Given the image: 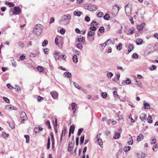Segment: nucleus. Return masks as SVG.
<instances>
[{
	"label": "nucleus",
	"instance_id": "1",
	"mask_svg": "<svg viewBox=\"0 0 158 158\" xmlns=\"http://www.w3.org/2000/svg\"><path fill=\"white\" fill-rule=\"evenodd\" d=\"M43 30V26L40 24H37L35 26L33 30V34L35 36H39L42 33Z\"/></svg>",
	"mask_w": 158,
	"mask_h": 158
},
{
	"label": "nucleus",
	"instance_id": "2",
	"mask_svg": "<svg viewBox=\"0 0 158 158\" xmlns=\"http://www.w3.org/2000/svg\"><path fill=\"white\" fill-rule=\"evenodd\" d=\"M132 6L131 5L127 4L125 7V12L127 15L129 16L131 12Z\"/></svg>",
	"mask_w": 158,
	"mask_h": 158
},
{
	"label": "nucleus",
	"instance_id": "3",
	"mask_svg": "<svg viewBox=\"0 0 158 158\" xmlns=\"http://www.w3.org/2000/svg\"><path fill=\"white\" fill-rule=\"evenodd\" d=\"M34 131L36 133L42 134V132H43L44 134L42 135H44L45 134V130H44V129L41 127H35L34 128Z\"/></svg>",
	"mask_w": 158,
	"mask_h": 158
},
{
	"label": "nucleus",
	"instance_id": "4",
	"mask_svg": "<svg viewBox=\"0 0 158 158\" xmlns=\"http://www.w3.org/2000/svg\"><path fill=\"white\" fill-rule=\"evenodd\" d=\"M112 9L113 10V11L116 13V14H113V16L115 17L117 15L119 10V7L117 5L115 4L113 6Z\"/></svg>",
	"mask_w": 158,
	"mask_h": 158
},
{
	"label": "nucleus",
	"instance_id": "5",
	"mask_svg": "<svg viewBox=\"0 0 158 158\" xmlns=\"http://www.w3.org/2000/svg\"><path fill=\"white\" fill-rule=\"evenodd\" d=\"M20 117L21 123H24V121L27 119V117L25 113L24 112L22 111L20 113Z\"/></svg>",
	"mask_w": 158,
	"mask_h": 158
},
{
	"label": "nucleus",
	"instance_id": "6",
	"mask_svg": "<svg viewBox=\"0 0 158 158\" xmlns=\"http://www.w3.org/2000/svg\"><path fill=\"white\" fill-rule=\"evenodd\" d=\"M88 9L89 10L91 11H95L97 10L98 7L95 5H91L88 6Z\"/></svg>",
	"mask_w": 158,
	"mask_h": 158
},
{
	"label": "nucleus",
	"instance_id": "7",
	"mask_svg": "<svg viewBox=\"0 0 158 158\" xmlns=\"http://www.w3.org/2000/svg\"><path fill=\"white\" fill-rule=\"evenodd\" d=\"M21 11V10L19 7L15 6L14 7V11L13 13V15H19Z\"/></svg>",
	"mask_w": 158,
	"mask_h": 158
},
{
	"label": "nucleus",
	"instance_id": "8",
	"mask_svg": "<svg viewBox=\"0 0 158 158\" xmlns=\"http://www.w3.org/2000/svg\"><path fill=\"white\" fill-rule=\"evenodd\" d=\"M70 19L71 17L70 15H64L61 18V20L62 21H66L68 19Z\"/></svg>",
	"mask_w": 158,
	"mask_h": 158
},
{
	"label": "nucleus",
	"instance_id": "9",
	"mask_svg": "<svg viewBox=\"0 0 158 158\" xmlns=\"http://www.w3.org/2000/svg\"><path fill=\"white\" fill-rule=\"evenodd\" d=\"M60 55V52L57 51L54 52V56L56 60L59 59Z\"/></svg>",
	"mask_w": 158,
	"mask_h": 158
},
{
	"label": "nucleus",
	"instance_id": "10",
	"mask_svg": "<svg viewBox=\"0 0 158 158\" xmlns=\"http://www.w3.org/2000/svg\"><path fill=\"white\" fill-rule=\"evenodd\" d=\"M75 129V126L74 125H71L70 127L69 136V137L71 133H73Z\"/></svg>",
	"mask_w": 158,
	"mask_h": 158
},
{
	"label": "nucleus",
	"instance_id": "11",
	"mask_svg": "<svg viewBox=\"0 0 158 158\" xmlns=\"http://www.w3.org/2000/svg\"><path fill=\"white\" fill-rule=\"evenodd\" d=\"M139 118L141 121H144L147 119L146 114L144 113L142 114L140 116Z\"/></svg>",
	"mask_w": 158,
	"mask_h": 158
},
{
	"label": "nucleus",
	"instance_id": "12",
	"mask_svg": "<svg viewBox=\"0 0 158 158\" xmlns=\"http://www.w3.org/2000/svg\"><path fill=\"white\" fill-rule=\"evenodd\" d=\"M85 40V38L81 35H80L79 36H78L77 38V40H78L79 43H81L82 42H84Z\"/></svg>",
	"mask_w": 158,
	"mask_h": 158
},
{
	"label": "nucleus",
	"instance_id": "13",
	"mask_svg": "<svg viewBox=\"0 0 158 158\" xmlns=\"http://www.w3.org/2000/svg\"><path fill=\"white\" fill-rule=\"evenodd\" d=\"M51 94L52 98L54 99H56L57 98L58 96V94L55 91H52L51 93Z\"/></svg>",
	"mask_w": 158,
	"mask_h": 158
},
{
	"label": "nucleus",
	"instance_id": "14",
	"mask_svg": "<svg viewBox=\"0 0 158 158\" xmlns=\"http://www.w3.org/2000/svg\"><path fill=\"white\" fill-rule=\"evenodd\" d=\"M145 26V23H142L140 25H138L137 26V29L140 31L143 30V28Z\"/></svg>",
	"mask_w": 158,
	"mask_h": 158
},
{
	"label": "nucleus",
	"instance_id": "15",
	"mask_svg": "<svg viewBox=\"0 0 158 158\" xmlns=\"http://www.w3.org/2000/svg\"><path fill=\"white\" fill-rule=\"evenodd\" d=\"M131 83V81L129 78H127L126 80L123 81L122 82V84L125 85V84L129 85Z\"/></svg>",
	"mask_w": 158,
	"mask_h": 158
},
{
	"label": "nucleus",
	"instance_id": "16",
	"mask_svg": "<svg viewBox=\"0 0 158 158\" xmlns=\"http://www.w3.org/2000/svg\"><path fill=\"white\" fill-rule=\"evenodd\" d=\"M68 147L69 148L68 149V152H70L72 149L73 144L72 142H69Z\"/></svg>",
	"mask_w": 158,
	"mask_h": 158
},
{
	"label": "nucleus",
	"instance_id": "17",
	"mask_svg": "<svg viewBox=\"0 0 158 158\" xmlns=\"http://www.w3.org/2000/svg\"><path fill=\"white\" fill-rule=\"evenodd\" d=\"M73 85L74 86L77 88L78 89L83 90V89L82 87H81L79 85L76 83L75 82H73Z\"/></svg>",
	"mask_w": 158,
	"mask_h": 158
},
{
	"label": "nucleus",
	"instance_id": "18",
	"mask_svg": "<svg viewBox=\"0 0 158 158\" xmlns=\"http://www.w3.org/2000/svg\"><path fill=\"white\" fill-rule=\"evenodd\" d=\"M146 154L143 152L138 154V157L139 158H144L146 157Z\"/></svg>",
	"mask_w": 158,
	"mask_h": 158
},
{
	"label": "nucleus",
	"instance_id": "19",
	"mask_svg": "<svg viewBox=\"0 0 158 158\" xmlns=\"http://www.w3.org/2000/svg\"><path fill=\"white\" fill-rule=\"evenodd\" d=\"M97 142L101 148H103V142L102 139H98Z\"/></svg>",
	"mask_w": 158,
	"mask_h": 158
},
{
	"label": "nucleus",
	"instance_id": "20",
	"mask_svg": "<svg viewBox=\"0 0 158 158\" xmlns=\"http://www.w3.org/2000/svg\"><path fill=\"white\" fill-rule=\"evenodd\" d=\"M64 76L66 77H70L71 74L69 72H65L64 74Z\"/></svg>",
	"mask_w": 158,
	"mask_h": 158
},
{
	"label": "nucleus",
	"instance_id": "21",
	"mask_svg": "<svg viewBox=\"0 0 158 158\" xmlns=\"http://www.w3.org/2000/svg\"><path fill=\"white\" fill-rule=\"evenodd\" d=\"M144 108L145 109H150V105L148 103L146 102L144 104Z\"/></svg>",
	"mask_w": 158,
	"mask_h": 158
},
{
	"label": "nucleus",
	"instance_id": "22",
	"mask_svg": "<svg viewBox=\"0 0 158 158\" xmlns=\"http://www.w3.org/2000/svg\"><path fill=\"white\" fill-rule=\"evenodd\" d=\"M5 4L6 5L9 6L10 7H13L15 6L14 4H13V3L7 1H6L5 2Z\"/></svg>",
	"mask_w": 158,
	"mask_h": 158
},
{
	"label": "nucleus",
	"instance_id": "23",
	"mask_svg": "<svg viewBox=\"0 0 158 158\" xmlns=\"http://www.w3.org/2000/svg\"><path fill=\"white\" fill-rule=\"evenodd\" d=\"M73 60L74 63H77L78 62L77 57L76 55H74L73 56Z\"/></svg>",
	"mask_w": 158,
	"mask_h": 158
},
{
	"label": "nucleus",
	"instance_id": "24",
	"mask_svg": "<svg viewBox=\"0 0 158 158\" xmlns=\"http://www.w3.org/2000/svg\"><path fill=\"white\" fill-rule=\"evenodd\" d=\"M71 106L72 110H75V111H76V109L75 107H76L77 106V104L75 102H72L71 103Z\"/></svg>",
	"mask_w": 158,
	"mask_h": 158
},
{
	"label": "nucleus",
	"instance_id": "25",
	"mask_svg": "<svg viewBox=\"0 0 158 158\" xmlns=\"http://www.w3.org/2000/svg\"><path fill=\"white\" fill-rule=\"evenodd\" d=\"M143 41L142 40L140 39H138L136 40V43L137 45H140L142 44V42Z\"/></svg>",
	"mask_w": 158,
	"mask_h": 158
},
{
	"label": "nucleus",
	"instance_id": "26",
	"mask_svg": "<svg viewBox=\"0 0 158 158\" xmlns=\"http://www.w3.org/2000/svg\"><path fill=\"white\" fill-rule=\"evenodd\" d=\"M130 45L128 47V52L130 53L131 51L133 49V45L132 44H129Z\"/></svg>",
	"mask_w": 158,
	"mask_h": 158
},
{
	"label": "nucleus",
	"instance_id": "27",
	"mask_svg": "<svg viewBox=\"0 0 158 158\" xmlns=\"http://www.w3.org/2000/svg\"><path fill=\"white\" fill-rule=\"evenodd\" d=\"M95 33L94 32L92 31H88L87 34V36L90 37L93 35Z\"/></svg>",
	"mask_w": 158,
	"mask_h": 158
},
{
	"label": "nucleus",
	"instance_id": "28",
	"mask_svg": "<svg viewBox=\"0 0 158 158\" xmlns=\"http://www.w3.org/2000/svg\"><path fill=\"white\" fill-rule=\"evenodd\" d=\"M103 18L105 20H108L110 18V16L108 14H106Z\"/></svg>",
	"mask_w": 158,
	"mask_h": 158
},
{
	"label": "nucleus",
	"instance_id": "29",
	"mask_svg": "<svg viewBox=\"0 0 158 158\" xmlns=\"http://www.w3.org/2000/svg\"><path fill=\"white\" fill-rule=\"evenodd\" d=\"M74 15H75L77 16H80L81 14V12L79 11H75L74 12Z\"/></svg>",
	"mask_w": 158,
	"mask_h": 158
},
{
	"label": "nucleus",
	"instance_id": "30",
	"mask_svg": "<svg viewBox=\"0 0 158 158\" xmlns=\"http://www.w3.org/2000/svg\"><path fill=\"white\" fill-rule=\"evenodd\" d=\"M67 131V129H64V130L62 131V134L61 135V138H62L63 137H64V135H65L66 132Z\"/></svg>",
	"mask_w": 158,
	"mask_h": 158
},
{
	"label": "nucleus",
	"instance_id": "31",
	"mask_svg": "<svg viewBox=\"0 0 158 158\" xmlns=\"http://www.w3.org/2000/svg\"><path fill=\"white\" fill-rule=\"evenodd\" d=\"M103 15L104 13L103 12H100L98 13L97 16L99 18H102Z\"/></svg>",
	"mask_w": 158,
	"mask_h": 158
},
{
	"label": "nucleus",
	"instance_id": "32",
	"mask_svg": "<svg viewBox=\"0 0 158 158\" xmlns=\"http://www.w3.org/2000/svg\"><path fill=\"white\" fill-rule=\"evenodd\" d=\"M37 69L38 71L40 72H43V71L44 70L43 69V68L41 66H38L37 67Z\"/></svg>",
	"mask_w": 158,
	"mask_h": 158
},
{
	"label": "nucleus",
	"instance_id": "33",
	"mask_svg": "<svg viewBox=\"0 0 158 158\" xmlns=\"http://www.w3.org/2000/svg\"><path fill=\"white\" fill-rule=\"evenodd\" d=\"M131 149V147L129 146H125L124 149L125 152H128Z\"/></svg>",
	"mask_w": 158,
	"mask_h": 158
},
{
	"label": "nucleus",
	"instance_id": "34",
	"mask_svg": "<svg viewBox=\"0 0 158 158\" xmlns=\"http://www.w3.org/2000/svg\"><path fill=\"white\" fill-rule=\"evenodd\" d=\"M9 125L11 128L13 129L15 128V126L14 123L13 122H11L9 123Z\"/></svg>",
	"mask_w": 158,
	"mask_h": 158
},
{
	"label": "nucleus",
	"instance_id": "35",
	"mask_svg": "<svg viewBox=\"0 0 158 158\" xmlns=\"http://www.w3.org/2000/svg\"><path fill=\"white\" fill-rule=\"evenodd\" d=\"M101 96L103 98H105L107 96V94L106 92H102L101 93Z\"/></svg>",
	"mask_w": 158,
	"mask_h": 158
},
{
	"label": "nucleus",
	"instance_id": "36",
	"mask_svg": "<svg viewBox=\"0 0 158 158\" xmlns=\"http://www.w3.org/2000/svg\"><path fill=\"white\" fill-rule=\"evenodd\" d=\"M11 61L12 62V65L14 67H16V61H14V60L13 59L12 60H11Z\"/></svg>",
	"mask_w": 158,
	"mask_h": 158
},
{
	"label": "nucleus",
	"instance_id": "37",
	"mask_svg": "<svg viewBox=\"0 0 158 158\" xmlns=\"http://www.w3.org/2000/svg\"><path fill=\"white\" fill-rule=\"evenodd\" d=\"M148 122L149 123H152V118L151 116L149 115L148 118Z\"/></svg>",
	"mask_w": 158,
	"mask_h": 158
},
{
	"label": "nucleus",
	"instance_id": "38",
	"mask_svg": "<svg viewBox=\"0 0 158 158\" xmlns=\"http://www.w3.org/2000/svg\"><path fill=\"white\" fill-rule=\"evenodd\" d=\"M114 136L113 138H119L120 137V134L119 133H116Z\"/></svg>",
	"mask_w": 158,
	"mask_h": 158
},
{
	"label": "nucleus",
	"instance_id": "39",
	"mask_svg": "<svg viewBox=\"0 0 158 158\" xmlns=\"http://www.w3.org/2000/svg\"><path fill=\"white\" fill-rule=\"evenodd\" d=\"M105 29L103 27H100L99 29V31L101 33H102L104 32Z\"/></svg>",
	"mask_w": 158,
	"mask_h": 158
},
{
	"label": "nucleus",
	"instance_id": "40",
	"mask_svg": "<svg viewBox=\"0 0 158 158\" xmlns=\"http://www.w3.org/2000/svg\"><path fill=\"white\" fill-rule=\"evenodd\" d=\"M113 75V74L111 72H109L107 74V76L108 78H111Z\"/></svg>",
	"mask_w": 158,
	"mask_h": 158
},
{
	"label": "nucleus",
	"instance_id": "41",
	"mask_svg": "<svg viewBox=\"0 0 158 158\" xmlns=\"http://www.w3.org/2000/svg\"><path fill=\"white\" fill-rule=\"evenodd\" d=\"M2 135L3 136V137L4 138L6 137L7 138L9 137V134H6V132H3Z\"/></svg>",
	"mask_w": 158,
	"mask_h": 158
},
{
	"label": "nucleus",
	"instance_id": "42",
	"mask_svg": "<svg viewBox=\"0 0 158 158\" xmlns=\"http://www.w3.org/2000/svg\"><path fill=\"white\" fill-rule=\"evenodd\" d=\"M48 41L45 40H44V42L42 43V45L43 47H45L48 44Z\"/></svg>",
	"mask_w": 158,
	"mask_h": 158
},
{
	"label": "nucleus",
	"instance_id": "43",
	"mask_svg": "<svg viewBox=\"0 0 158 158\" xmlns=\"http://www.w3.org/2000/svg\"><path fill=\"white\" fill-rule=\"evenodd\" d=\"M83 128H80L78 130L77 133V135L78 136H80L81 135L83 131Z\"/></svg>",
	"mask_w": 158,
	"mask_h": 158
},
{
	"label": "nucleus",
	"instance_id": "44",
	"mask_svg": "<svg viewBox=\"0 0 158 158\" xmlns=\"http://www.w3.org/2000/svg\"><path fill=\"white\" fill-rule=\"evenodd\" d=\"M6 108L7 107H8L9 108V109H11L12 110H17L16 108L15 107L13 106H10L9 105H8L6 106Z\"/></svg>",
	"mask_w": 158,
	"mask_h": 158
},
{
	"label": "nucleus",
	"instance_id": "45",
	"mask_svg": "<svg viewBox=\"0 0 158 158\" xmlns=\"http://www.w3.org/2000/svg\"><path fill=\"white\" fill-rule=\"evenodd\" d=\"M50 139H48V141L47 145V148L48 149H49L50 148Z\"/></svg>",
	"mask_w": 158,
	"mask_h": 158
},
{
	"label": "nucleus",
	"instance_id": "46",
	"mask_svg": "<svg viewBox=\"0 0 158 158\" xmlns=\"http://www.w3.org/2000/svg\"><path fill=\"white\" fill-rule=\"evenodd\" d=\"M111 42V39H109L105 43V45L104 47H105L107 44H110Z\"/></svg>",
	"mask_w": 158,
	"mask_h": 158
},
{
	"label": "nucleus",
	"instance_id": "47",
	"mask_svg": "<svg viewBox=\"0 0 158 158\" xmlns=\"http://www.w3.org/2000/svg\"><path fill=\"white\" fill-rule=\"evenodd\" d=\"M122 46L121 44H119L117 46V48L118 50H120L122 49Z\"/></svg>",
	"mask_w": 158,
	"mask_h": 158
},
{
	"label": "nucleus",
	"instance_id": "48",
	"mask_svg": "<svg viewBox=\"0 0 158 158\" xmlns=\"http://www.w3.org/2000/svg\"><path fill=\"white\" fill-rule=\"evenodd\" d=\"M3 99L5 101L6 103H9L10 102L9 100L6 97H3Z\"/></svg>",
	"mask_w": 158,
	"mask_h": 158
},
{
	"label": "nucleus",
	"instance_id": "49",
	"mask_svg": "<svg viewBox=\"0 0 158 158\" xmlns=\"http://www.w3.org/2000/svg\"><path fill=\"white\" fill-rule=\"evenodd\" d=\"M90 20V18L88 16H86L85 18V20L87 22H89Z\"/></svg>",
	"mask_w": 158,
	"mask_h": 158
},
{
	"label": "nucleus",
	"instance_id": "50",
	"mask_svg": "<svg viewBox=\"0 0 158 158\" xmlns=\"http://www.w3.org/2000/svg\"><path fill=\"white\" fill-rule=\"evenodd\" d=\"M60 32L62 35H64L65 33V30L63 28H62L60 30Z\"/></svg>",
	"mask_w": 158,
	"mask_h": 158
},
{
	"label": "nucleus",
	"instance_id": "51",
	"mask_svg": "<svg viewBox=\"0 0 158 158\" xmlns=\"http://www.w3.org/2000/svg\"><path fill=\"white\" fill-rule=\"evenodd\" d=\"M132 56L134 58L137 59L138 58V56L137 53H134L132 55Z\"/></svg>",
	"mask_w": 158,
	"mask_h": 158
},
{
	"label": "nucleus",
	"instance_id": "52",
	"mask_svg": "<svg viewBox=\"0 0 158 158\" xmlns=\"http://www.w3.org/2000/svg\"><path fill=\"white\" fill-rule=\"evenodd\" d=\"M156 66L154 65H152V67L150 68L149 69L151 70H153L156 69Z\"/></svg>",
	"mask_w": 158,
	"mask_h": 158
},
{
	"label": "nucleus",
	"instance_id": "53",
	"mask_svg": "<svg viewBox=\"0 0 158 158\" xmlns=\"http://www.w3.org/2000/svg\"><path fill=\"white\" fill-rule=\"evenodd\" d=\"M39 102H40L42 100H43L44 99L43 97H42L40 96H38L37 98Z\"/></svg>",
	"mask_w": 158,
	"mask_h": 158
},
{
	"label": "nucleus",
	"instance_id": "54",
	"mask_svg": "<svg viewBox=\"0 0 158 158\" xmlns=\"http://www.w3.org/2000/svg\"><path fill=\"white\" fill-rule=\"evenodd\" d=\"M113 94L115 98L118 97V95L116 91H114L113 92Z\"/></svg>",
	"mask_w": 158,
	"mask_h": 158
},
{
	"label": "nucleus",
	"instance_id": "55",
	"mask_svg": "<svg viewBox=\"0 0 158 158\" xmlns=\"http://www.w3.org/2000/svg\"><path fill=\"white\" fill-rule=\"evenodd\" d=\"M90 29L92 31H95L96 29V28L94 26H92L90 27Z\"/></svg>",
	"mask_w": 158,
	"mask_h": 158
},
{
	"label": "nucleus",
	"instance_id": "56",
	"mask_svg": "<svg viewBox=\"0 0 158 158\" xmlns=\"http://www.w3.org/2000/svg\"><path fill=\"white\" fill-rule=\"evenodd\" d=\"M127 143L129 145H132L133 143V139H131V140L128 141Z\"/></svg>",
	"mask_w": 158,
	"mask_h": 158
},
{
	"label": "nucleus",
	"instance_id": "57",
	"mask_svg": "<svg viewBox=\"0 0 158 158\" xmlns=\"http://www.w3.org/2000/svg\"><path fill=\"white\" fill-rule=\"evenodd\" d=\"M87 147H85L83 149V155H85V153L86 152L87 150Z\"/></svg>",
	"mask_w": 158,
	"mask_h": 158
},
{
	"label": "nucleus",
	"instance_id": "58",
	"mask_svg": "<svg viewBox=\"0 0 158 158\" xmlns=\"http://www.w3.org/2000/svg\"><path fill=\"white\" fill-rule=\"evenodd\" d=\"M158 147V145H157V144H156L155 145H154L153 148V150L155 152L156 151H157V150H155V149L157 148Z\"/></svg>",
	"mask_w": 158,
	"mask_h": 158
},
{
	"label": "nucleus",
	"instance_id": "59",
	"mask_svg": "<svg viewBox=\"0 0 158 158\" xmlns=\"http://www.w3.org/2000/svg\"><path fill=\"white\" fill-rule=\"evenodd\" d=\"M77 48L81 49L82 48V46L81 44H78L77 45Z\"/></svg>",
	"mask_w": 158,
	"mask_h": 158
},
{
	"label": "nucleus",
	"instance_id": "60",
	"mask_svg": "<svg viewBox=\"0 0 158 158\" xmlns=\"http://www.w3.org/2000/svg\"><path fill=\"white\" fill-rule=\"evenodd\" d=\"M25 56L23 54L22 55L20 56V59L21 60H23L25 59Z\"/></svg>",
	"mask_w": 158,
	"mask_h": 158
},
{
	"label": "nucleus",
	"instance_id": "61",
	"mask_svg": "<svg viewBox=\"0 0 158 158\" xmlns=\"http://www.w3.org/2000/svg\"><path fill=\"white\" fill-rule=\"evenodd\" d=\"M61 56L62 58L63 59H65L66 57V56L65 54H61Z\"/></svg>",
	"mask_w": 158,
	"mask_h": 158
},
{
	"label": "nucleus",
	"instance_id": "62",
	"mask_svg": "<svg viewBox=\"0 0 158 158\" xmlns=\"http://www.w3.org/2000/svg\"><path fill=\"white\" fill-rule=\"evenodd\" d=\"M117 116H118L119 119H121L123 118V117L122 115L120 116L119 114H117Z\"/></svg>",
	"mask_w": 158,
	"mask_h": 158
},
{
	"label": "nucleus",
	"instance_id": "63",
	"mask_svg": "<svg viewBox=\"0 0 158 158\" xmlns=\"http://www.w3.org/2000/svg\"><path fill=\"white\" fill-rule=\"evenodd\" d=\"M156 139H153L151 141V144H154L156 143Z\"/></svg>",
	"mask_w": 158,
	"mask_h": 158
},
{
	"label": "nucleus",
	"instance_id": "64",
	"mask_svg": "<svg viewBox=\"0 0 158 158\" xmlns=\"http://www.w3.org/2000/svg\"><path fill=\"white\" fill-rule=\"evenodd\" d=\"M120 74L118 73L117 74V75L116 76V78L117 79V81H118L119 80V78L120 77Z\"/></svg>",
	"mask_w": 158,
	"mask_h": 158
}]
</instances>
